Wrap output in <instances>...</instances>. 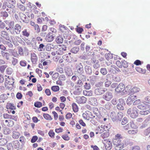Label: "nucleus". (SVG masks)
Instances as JSON below:
<instances>
[{
	"instance_id": "nucleus-56",
	"label": "nucleus",
	"mask_w": 150,
	"mask_h": 150,
	"mask_svg": "<svg viewBox=\"0 0 150 150\" xmlns=\"http://www.w3.org/2000/svg\"><path fill=\"white\" fill-rule=\"evenodd\" d=\"M6 71L8 74L11 75L12 73L13 70L12 68H8L7 69Z\"/></svg>"
},
{
	"instance_id": "nucleus-38",
	"label": "nucleus",
	"mask_w": 150,
	"mask_h": 150,
	"mask_svg": "<svg viewBox=\"0 0 150 150\" xmlns=\"http://www.w3.org/2000/svg\"><path fill=\"white\" fill-rule=\"evenodd\" d=\"M118 121H120L123 116V114L122 113L119 112H118L117 115Z\"/></svg>"
},
{
	"instance_id": "nucleus-59",
	"label": "nucleus",
	"mask_w": 150,
	"mask_h": 150,
	"mask_svg": "<svg viewBox=\"0 0 150 150\" xmlns=\"http://www.w3.org/2000/svg\"><path fill=\"white\" fill-rule=\"evenodd\" d=\"M7 7L11 9L14 8L15 7V6L11 2H9V4H7Z\"/></svg>"
},
{
	"instance_id": "nucleus-50",
	"label": "nucleus",
	"mask_w": 150,
	"mask_h": 150,
	"mask_svg": "<svg viewBox=\"0 0 150 150\" xmlns=\"http://www.w3.org/2000/svg\"><path fill=\"white\" fill-rule=\"evenodd\" d=\"M2 7L1 8L2 10H5L7 6V3L6 1H4L2 4Z\"/></svg>"
},
{
	"instance_id": "nucleus-34",
	"label": "nucleus",
	"mask_w": 150,
	"mask_h": 150,
	"mask_svg": "<svg viewBox=\"0 0 150 150\" xmlns=\"http://www.w3.org/2000/svg\"><path fill=\"white\" fill-rule=\"evenodd\" d=\"M83 86L85 89L86 90H89L91 88V85L89 83L86 82Z\"/></svg>"
},
{
	"instance_id": "nucleus-57",
	"label": "nucleus",
	"mask_w": 150,
	"mask_h": 150,
	"mask_svg": "<svg viewBox=\"0 0 150 150\" xmlns=\"http://www.w3.org/2000/svg\"><path fill=\"white\" fill-rule=\"evenodd\" d=\"M140 148L138 146H134L131 148V150H140Z\"/></svg>"
},
{
	"instance_id": "nucleus-6",
	"label": "nucleus",
	"mask_w": 150,
	"mask_h": 150,
	"mask_svg": "<svg viewBox=\"0 0 150 150\" xmlns=\"http://www.w3.org/2000/svg\"><path fill=\"white\" fill-rule=\"evenodd\" d=\"M125 89V86L122 83H120L116 87L115 90L117 93H119L123 92Z\"/></svg>"
},
{
	"instance_id": "nucleus-18",
	"label": "nucleus",
	"mask_w": 150,
	"mask_h": 150,
	"mask_svg": "<svg viewBox=\"0 0 150 150\" xmlns=\"http://www.w3.org/2000/svg\"><path fill=\"white\" fill-rule=\"evenodd\" d=\"M14 80V79H6L5 80V85H7L8 84H9V85H13L14 83V82L13 81Z\"/></svg>"
},
{
	"instance_id": "nucleus-64",
	"label": "nucleus",
	"mask_w": 150,
	"mask_h": 150,
	"mask_svg": "<svg viewBox=\"0 0 150 150\" xmlns=\"http://www.w3.org/2000/svg\"><path fill=\"white\" fill-rule=\"evenodd\" d=\"M150 133V127L146 129L144 131V134L145 135H148Z\"/></svg>"
},
{
	"instance_id": "nucleus-16",
	"label": "nucleus",
	"mask_w": 150,
	"mask_h": 150,
	"mask_svg": "<svg viewBox=\"0 0 150 150\" xmlns=\"http://www.w3.org/2000/svg\"><path fill=\"white\" fill-rule=\"evenodd\" d=\"M105 147L106 150H110L112 147V142L110 141H107L106 143H104Z\"/></svg>"
},
{
	"instance_id": "nucleus-39",
	"label": "nucleus",
	"mask_w": 150,
	"mask_h": 150,
	"mask_svg": "<svg viewBox=\"0 0 150 150\" xmlns=\"http://www.w3.org/2000/svg\"><path fill=\"white\" fill-rule=\"evenodd\" d=\"M93 111L95 115L97 116L99 114V111L97 108L96 107L93 108Z\"/></svg>"
},
{
	"instance_id": "nucleus-25",
	"label": "nucleus",
	"mask_w": 150,
	"mask_h": 150,
	"mask_svg": "<svg viewBox=\"0 0 150 150\" xmlns=\"http://www.w3.org/2000/svg\"><path fill=\"white\" fill-rule=\"evenodd\" d=\"M20 134L18 132L13 131L12 135V137L14 139H17L19 138Z\"/></svg>"
},
{
	"instance_id": "nucleus-47",
	"label": "nucleus",
	"mask_w": 150,
	"mask_h": 150,
	"mask_svg": "<svg viewBox=\"0 0 150 150\" xmlns=\"http://www.w3.org/2000/svg\"><path fill=\"white\" fill-rule=\"evenodd\" d=\"M146 106L144 104H140L137 106V108L141 110H144L146 109Z\"/></svg>"
},
{
	"instance_id": "nucleus-51",
	"label": "nucleus",
	"mask_w": 150,
	"mask_h": 150,
	"mask_svg": "<svg viewBox=\"0 0 150 150\" xmlns=\"http://www.w3.org/2000/svg\"><path fill=\"white\" fill-rule=\"evenodd\" d=\"M59 29L62 32H64L65 30V27L64 25H59Z\"/></svg>"
},
{
	"instance_id": "nucleus-36",
	"label": "nucleus",
	"mask_w": 150,
	"mask_h": 150,
	"mask_svg": "<svg viewBox=\"0 0 150 150\" xmlns=\"http://www.w3.org/2000/svg\"><path fill=\"white\" fill-rule=\"evenodd\" d=\"M52 90L54 92H57L59 91V87L57 86H53L51 88Z\"/></svg>"
},
{
	"instance_id": "nucleus-35",
	"label": "nucleus",
	"mask_w": 150,
	"mask_h": 150,
	"mask_svg": "<svg viewBox=\"0 0 150 150\" xmlns=\"http://www.w3.org/2000/svg\"><path fill=\"white\" fill-rule=\"evenodd\" d=\"M139 90V88L136 87H134L130 91L132 93H135L138 92Z\"/></svg>"
},
{
	"instance_id": "nucleus-55",
	"label": "nucleus",
	"mask_w": 150,
	"mask_h": 150,
	"mask_svg": "<svg viewBox=\"0 0 150 150\" xmlns=\"http://www.w3.org/2000/svg\"><path fill=\"white\" fill-rule=\"evenodd\" d=\"M112 103L114 105H116L118 102L117 99L116 98H114L111 101Z\"/></svg>"
},
{
	"instance_id": "nucleus-52",
	"label": "nucleus",
	"mask_w": 150,
	"mask_h": 150,
	"mask_svg": "<svg viewBox=\"0 0 150 150\" xmlns=\"http://www.w3.org/2000/svg\"><path fill=\"white\" fill-rule=\"evenodd\" d=\"M20 64L22 67H25L27 65V62L25 60H21L20 62Z\"/></svg>"
},
{
	"instance_id": "nucleus-23",
	"label": "nucleus",
	"mask_w": 150,
	"mask_h": 150,
	"mask_svg": "<svg viewBox=\"0 0 150 150\" xmlns=\"http://www.w3.org/2000/svg\"><path fill=\"white\" fill-rule=\"evenodd\" d=\"M7 141L5 139H0V146H4L7 143Z\"/></svg>"
},
{
	"instance_id": "nucleus-21",
	"label": "nucleus",
	"mask_w": 150,
	"mask_h": 150,
	"mask_svg": "<svg viewBox=\"0 0 150 150\" xmlns=\"http://www.w3.org/2000/svg\"><path fill=\"white\" fill-rule=\"evenodd\" d=\"M1 53L3 57H5L7 60L9 59L10 54L8 52L2 51Z\"/></svg>"
},
{
	"instance_id": "nucleus-2",
	"label": "nucleus",
	"mask_w": 150,
	"mask_h": 150,
	"mask_svg": "<svg viewBox=\"0 0 150 150\" xmlns=\"http://www.w3.org/2000/svg\"><path fill=\"white\" fill-rule=\"evenodd\" d=\"M76 68L77 69V72L79 74V76L82 79L86 78L85 75H83L84 73L83 66L81 63H79L76 64Z\"/></svg>"
},
{
	"instance_id": "nucleus-31",
	"label": "nucleus",
	"mask_w": 150,
	"mask_h": 150,
	"mask_svg": "<svg viewBox=\"0 0 150 150\" xmlns=\"http://www.w3.org/2000/svg\"><path fill=\"white\" fill-rule=\"evenodd\" d=\"M7 109H9L11 110H14L16 109V107L12 103H10L7 104L6 106Z\"/></svg>"
},
{
	"instance_id": "nucleus-3",
	"label": "nucleus",
	"mask_w": 150,
	"mask_h": 150,
	"mask_svg": "<svg viewBox=\"0 0 150 150\" xmlns=\"http://www.w3.org/2000/svg\"><path fill=\"white\" fill-rule=\"evenodd\" d=\"M106 91L102 96V98L107 101H109L113 98V95L112 92L110 91Z\"/></svg>"
},
{
	"instance_id": "nucleus-4",
	"label": "nucleus",
	"mask_w": 150,
	"mask_h": 150,
	"mask_svg": "<svg viewBox=\"0 0 150 150\" xmlns=\"http://www.w3.org/2000/svg\"><path fill=\"white\" fill-rule=\"evenodd\" d=\"M125 105L124 100L122 98H120L119 99V103L117 105V107L119 110H124Z\"/></svg>"
},
{
	"instance_id": "nucleus-43",
	"label": "nucleus",
	"mask_w": 150,
	"mask_h": 150,
	"mask_svg": "<svg viewBox=\"0 0 150 150\" xmlns=\"http://www.w3.org/2000/svg\"><path fill=\"white\" fill-rule=\"evenodd\" d=\"M4 133L5 134H8L11 133V130L9 128H5L4 129Z\"/></svg>"
},
{
	"instance_id": "nucleus-27",
	"label": "nucleus",
	"mask_w": 150,
	"mask_h": 150,
	"mask_svg": "<svg viewBox=\"0 0 150 150\" xmlns=\"http://www.w3.org/2000/svg\"><path fill=\"white\" fill-rule=\"evenodd\" d=\"M8 98L7 95L6 94H3L0 96V100H3V102H4V100H6Z\"/></svg>"
},
{
	"instance_id": "nucleus-46",
	"label": "nucleus",
	"mask_w": 150,
	"mask_h": 150,
	"mask_svg": "<svg viewBox=\"0 0 150 150\" xmlns=\"http://www.w3.org/2000/svg\"><path fill=\"white\" fill-rule=\"evenodd\" d=\"M122 66L124 68H127L128 66V63L125 60L122 61Z\"/></svg>"
},
{
	"instance_id": "nucleus-33",
	"label": "nucleus",
	"mask_w": 150,
	"mask_h": 150,
	"mask_svg": "<svg viewBox=\"0 0 150 150\" xmlns=\"http://www.w3.org/2000/svg\"><path fill=\"white\" fill-rule=\"evenodd\" d=\"M6 147L8 150H13V144L11 143H8L7 144Z\"/></svg>"
},
{
	"instance_id": "nucleus-63",
	"label": "nucleus",
	"mask_w": 150,
	"mask_h": 150,
	"mask_svg": "<svg viewBox=\"0 0 150 150\" xmlns=\"http://www.w3.org/2000/svg\"><path fill=\"white\" fill-rule=\"evenodd\" d=\"M12 64L13 65H15L18 62V60L16 58H15L14 57H13L12 60Z\"/></svg>"
},
{
	"instance_id": "nucleus-26",
	"label": "nucleus",
	"mask_w": 150,
	"mask_h": 150,
	"mask_svg": "<svg viewBox=\"0 0 150 150\" xmlns=\"http://www.w3.org/2000/svg\"><path fill=\"white\" fill-rule=\"evenodd\" d=\"M83 94L85 96H91L92 95V92L91 91H87L86 90L83 91Z\"/></svg>"
},
{
	"instance_id": "nucleus-32",
	"label": "nucleus",
	"mask_w": 150,
	"mask_h": 150,
	"mask_svg": "<svg viewBox=\"0 0 150 150\" xmlns=\"http://www.w3.org/2000/svg\"><path fill=\"white\" fill-rule=\"evenodd\" d=\"M10 52L11 55L14 57H17L18 56L16 51L15 50H11Z\"/></svg>"
},
{
	"instance_id": "nucleus-8",
	"label": "nucleus",
	"mask_w": 150,
	"mask_h": 150,
	"mask_svg": "<svg viewBox=\"0 0 150 150\" xmlns=\"http://www.w3.org/2000/svg\"><path fill=\"white\" fill-rule=\"evenodd\" d=\"M136 96L134 94H131L128 97L127 101V103L128 105H130L132 103L133 101L135 99Z\"/></svg>"
},
{
	"instance_id": "nucleus-60",
	"label": "nucleus",
	"mask_w": 150,
	"mask_h": 150,
	"mask_svg": "<svg viewBox=\"0 0 150 150\" xmlns=\"http://www.w3.org/2000/svg\"><path fill=\"white\" fill-rule=\"evenodd\" d=\"M20 141L22 143V144H24L25 143V139L23 136H21L19 138Z\"/></svg>"
},
{
	"instance_id": "nucleus-53",
	"label": "nucleus",
	"mask_w": 150,
	"mask_h": 150,
	"mask_svg": "<svg viewBox=\"0 0 150 150\" xmlns=\"http://www.w3.org/2000/svg\"><path fill=\"white\" fill-rule=\"evenodd\" d=\"M18 6L21 11H25V8L24 6L20 4H17Z\"/></svg>"
},
{
	"instance_id": "nucleus-37",
	"label": "nucleus",
	"mask_w": 150,
	"mask_h": 150,
	"mask_svg": "<svg viewBox=\"0 0 150 150\" xmlns=\"http://www.w3.org/2000/svg\"><path fill=\"white\" fill-rule=\"evenodd\" d=\"M100 72L103 75H105L107 73V71L105 68H102L100 69Z\"/></svg>"
},
{
	"instance_id": "nucleus-30",
	"label": "nucleus",
	"mask_w": 150,
	"mask_h": 150,
	"mask_svg": "<svg viewBox=\"0 0 150 150\" xmlns=\"http://www.w3.org/2000/svg\"><path fill=\"white\" fill-rule=\"evenodd\" d=\"M8 14L6 11H1L0 12V16L5 18H7L8 16Z\"/></svg>"
},
{
	"instance_id": "nucleus-24",
	"label": "nucleus",
	"mask_w": 150,
	"mask_h": 150,
	"mask_svg": "<svg viewBox=\"0 0 150 150\" xmlns=\"http://www.w3.org/2000/svg\"><path fill=\"white\" fill-rule=\"evenodd\" d=\"M13 146L15 149L18 148L20 146V143L18 140H16L13 142Z\"/></svg>"
},
{
	"instance_id": "nucleus-20",
	"label": "nucleus",
	"mask_w": 150,
	"mask_h": 150,
	"mask_svg": "<svg viewBox=\"0 0 150 150\" xmlns=\"http://www.w3.org/2000/svg\"><path fill=\"white\" fill-rule=\"evenodd\" d=\"M79 47L78 46L74 47L72 48L70 52L74 54H76L79 51Z\"/></svg>"
},
{
	"instance_id": "nucleus-62",
	"label": "nucleus",
	"mask_w": 150,
	"mask_h": 150,
	"mask_svg": "<svg viewBox=\"0 0 150 150\" xmlns=\"http://www.w3.org/2000/svg\"><path fill=\"white\" fill-rule=\"evenodd\" d=\"M113 79L116 82H119L120 80V77L118 76L113 77Z\"/></svg>"
},
{
	"instance_id": "nucleus-19",
	"label": "nucleus",
	"mask_w": 150,
	"mask_h": 150,
	"mask_svg": "<svg viewBox=\"0 0 150 150\" xmlns=\"http://www.w3.org/2000/svg\"><path fill=\"white\" fill-rule=\"evenodd\" d=\"M55 41L58 44L62 43L63 41V38L62 36L59 35L57 37Z\"/></svg>"
},
{
	"instance_id": "nucleus-40",
	"label": "nucleus",
	"mask_w": 150,
	"mask_h": 150,
	"mask_svg": "<svg viewBox=\"0 0 150 150\" xmlns=\"http://www.w3.org/2000/svg\"><path fill=\"white\" fill-rule=\"evenodd\" d=\"M43 116L44 118L46 120H52V118L51 116L47 114H44Z\"/></svg>"
},
{
	"instance_id": "nucleus-10",
	"label": "nucleus",
	"mask_w": 150,
	"mask_h": 150,
	"mask_svg": "<svg viewBox=\"0 0 150 150\" xmlns=\"http://www.w3.org/2000/svg\"><path fill=\"white\" fill-rule=\"evenodd\" d=\"M54 36L52 33L50 32L46 35L45 40L47 42H51L53 40Z\"/></svg>"
},
{
	"instance_id": "nucleus-13",
	"label": "nucleus",
	"mask_w": 150,
	"mask_h": 150,
	"mask_svg": "<svg viewBox=\"0 0 150 150\" xmlns=\"http://www.w3.org/2000/svg\"><path fill=\"white\" fill-rule=\"evenodd\" d=\"M38 58L36 54L35 53L31 54V60L32 63L35 64L38 61Z\"/></svg>"
},
{
	"instance_id": "nucleus-54",
	"label": "nucleus",
	"mask_w": 150,
	"mask_h": 150,
	"mask_svg": "<svg viewBox=\"0 0 150 150\" xmlns=\"http://www.w3.org/2000/svg\"><path fill=\"white\" fill-rule=\"evenodd\" d=\"M38 139V137L36 136H33L31 140V142L32 143L35 142Z\"/></svg>"
},
{
	"instance_id": "nucleus-5",
	"label": "nucleus",
	"mask_w": 150,
	"mask_h": 150,
	"mask_svg": "<svg viewBox=\"0 0 150 150\" xmlns=\"http://www.w3.org/2000/svg\"><path fill=\"white\" fill-rule=\"evenodd\" d=\"M122 137L121 135L119 134H117L115 138L113 140V143L114 145L116 146L118 145L119 144H121V142Z\"/></svg>"
},
{
	"instance_id": "nucleus-45",
	"label": "nucleus",
	"mask_w": 150,
	"mask_h": 150,
	"mask_svg": "<svg viewBox=\"0 0 150 150\" xmlns=\"http://www.w3.org/2000/svg\"><path fill=\"white\" fill-rule=\"evenodd\" d=\"M7 65H2L0 66V71L1 72H3L6 68L7 67Z\"/></svg>"
},
{
	"instance_id": "nucleus-49",
	"label": "nucleus",
	"mask_w": 150,
	"mask_h": 150,
	"mask_svg": "<svg viewBox=\"0 0 150 150\" xmlns=\"http://www.w3.org/2000/svg\"><path fill=\"white\" fill-rule=\"evenodd\" d=\"M122 148H123V145L121 144L117 145L115 147V149L116 150H120Z\"/></svg>"
},
{
	"instance_id": "nucleus-7",
	"label": "nucleus",
	"mask_w": 150,
	"mask_h": 150,
	"mask_svg": "<svg viewBox=\"0 0 150 150\" xmlns=\"http://www.w3.org/2000/svg\"><path fill=\"white\" fill-rule=\"evenodd\" d=\"M107 91L106 88L100 87L96 89L94 92L95 94L97 95H101Z\"/></svg>"
},
{
	"instance_id": "nucleus-1",
	"label": "nucleus",
	"mask_w": 150,
	"mask_h": 150,
	"mask_svg": "<svg viewBox=\"0 0 150 150\" xmlns=\"http://www.w3.org/2000/svg\"><path fill=\"white\" fill-rule=\"evenodd\" d=\"M137 108L133 107L129 108L127 110V113L130 115V117L132 118L137 117L138 115V113L137 111Z\"/></svg>"
},
{
	"instance_id": "nucleus-17",
	"label": "nucleus",
	"mask_w": 150,
	"mask_h": 150,
	"mask_svg": "<svg viewBox=\"0 0 150 150\" xmlns=\"http://www.w3.org/2000/svg\"><path fill=\"white\" fill-rule=\"evenodd\" d=\"M110 117L112 120L114 121H118L117 116H116L115 113L114 112H112L110 113Z\"/></svg>"
},
{
	"instance_id": "nucleus-9",
	"label": "nucleus",
	"mask_w": 150,
	"mask_h": 150,
	"mask_svg": "<svg viewBox=\"0 0 150 150\" xmlns=\"http://www.w3.org/2000/svg\"><path fill=\"white\" fill-rule=\"evenodd\" d=\"M76 100L77 103L79 104L84 103H86V98L84 96L78 97L76 98Z\"/></svg>"
},
{
	"instance_id": "nucleus-28",
	"label": "nucleus",
	"mask_w": 150,
	"mask_h": 150,
	"mask_svg": "<svg viewBox=\"0 0 150 150\" xmlns=\"http://www.w3.org/2000/svg\"><path fill=\"white\" fill-rule=\"evenodd\" d=\"M22 33L23 35L25 37H28L30 35L29 32L27 31L26 29H24L22 32Z\"/></svg>"
},
{
	"instance_id": "nucleus-11",
	"label": "nucleus",
	"mask_w": 150,
	"mask_h": 150,
	"mask_svg": "<svg viewBox=\"0 0 150 150\" xmlns=\"http://www.w3.org/2000/svg\"><path fill=\"white\" fill-rule=\"evenodd\" d=\"M84 69L86 74L88 75H91L92 73V68L90 66L86 65L84 66Z\"/></svg>"
},
{
	"instance_id": "nucleus-14",
	"label": "nucleus",
	"mask_w": 150,
	"mask_h": 150,
	"mask_svg": "<svg viewBox=\"0 0 150 150\" xmlns=\"http://www.w3.org/2000/svg\"><path fill=\"white\" fill-rule=\"evenodd\" d=\"M89 103L93 106L97 105L98 104V103L96 98L94 97L90 98Z\"/></svg>"
},
{
	"instance_id": "nucleus-61",
	"label": "nucleus",
	"mask_w": 150,
	"mask_h": 150,
	"mask_svg": "<svg viewBox=\"0 0 150 150\" xmlns=\"http://www.w3.org/2000/svg\"><path fill=\"white\" fill-rule=\"evenodd\" d=\"M116 65L119 67L120 68H122V62H121L119 60H117L116 62Z\"/></svg>"
},
{
	"instance_id": "nucleus-22",
	"label": "nucleus",
	"mask_w": 150,
	"mask_h": 150,
	"mask_svg": "<svg viewBox=\"0 0 150 150\" xmlns=\"http://www.w3.org/2000/svg\"><path fill=\"white\" fill-rule=\"evenodd\" d=\"M72 109L74 112H77L78 111V108L77 105L75 103L72 104Z\"/></svg>"
},
{
	"instance_id": "nucleus-15",
	"label": "nucleus",
	"mask_w": 150,
	"mask_h": 150,
	"mask_svg": "<svg viewBox=\"0 0 150 150\" xmlns=\"http://www.w3.org/2000/svg\"><path fill=\"white\" fill-rule=\"evenodd\" d=\"M21 26L18 24H16L14 26V30L15 32L17 34H19L21 31Z\"/></svg>"
},
{
	"instance_id": "nucleus-41",
	"label": "nucleus",
	"mask_w": 150,
	"mask_h": 150,
	"mask_svg": "<svg viewBox=\"0 0 150 150\" xmlns=\"http://www.w3.org/2000/svg\"><path fill=\"white\" fill-rule=\"evenodd\" d=\"M150 113V112L148 110H141L139 112L140 114L143 115H146L149 114Z\"/></svg>"
},
{
	"instance_id": "nucleus-12",
	"label": "nucleus",
	"mask_w": 150,
	"mask_h": 150,
	"mask_svg": "<svg viewBox=\"0 0 150 150\" xmlns=\"http://www.w3.org/2000/svg\"><path fill=\"white\" fill-rule=\"evenodd\" d=\"M1 35L6 40L11 42V40L10 39L8 33L4 31H2L1 32Z\"/></svg>"
},
{
	"instance_id": "nucleus-58",
	"label": "nucleus",
	"mask_w": 150,
	"mask_h": 150,
	"mask_svg": "<svg viewBox=\"0 0 150 150\" xmlns=\"http://www.w3.org/2000/svg\"><path fill=\"white\" fill-rule=\"evenodd\" d=\"M13 125H14L13 122L12 120L10 119H9V122H8V123L7 124V126L9 127H12Z\"/></svg>"
},
{
	"instance_id": "nucleus-42",
	"label": "nucleus",
	"mask_w": 150,
	"mask_h": 150,
	"mask_svg": "<svg viewBox=\"0 0 150 150\" xmlns=\"http://www.w3.org/2000/svg\"><path fill=\"white\" fill-rule=\"evenodd\" d=\"M34 106L37 108H40L42 106V103L40 102H35L34 104Z\"/></svg>"
},
{
	"instance_id": "nucleus-29",
	"label": "nucleus",
	"mask_w": 150,
	"mask_h": 150,
	"mask_svg": "<svg viewBox=\"0 0 150 150\" xmlns=\"http://www.w3.org/2000/svg\"><path fill=\"white\" fill-rule=\"evenodd\" d=\"M116 68V66L114 65H112L109 68L108 70L110 72L114 73L115 71V69Z\"/></svg>"
},
{
	"instance_id": "nucleus-44",
	"label": "nucleus",
	"mask_w": 150,
	"mask_h": 150,
	"mask_svg": "<svg viewBox=\"0 0 150 150\" xmlns=\"http://www.w3.org/2000/svg\"><path fill=\"white\" fill-rule=\"evenodd\" d=\"M8 25L9 27V28H14V22L13 21H11L9 22H8Z\"/></svg>"
},
{
	"instance_id": "nucleus-48",
	"label": "nucleus",
	"mask_w": 150,
	"mask_h": 150,
	"mask_svg": "<svg viewBox=\"0 0 150 150\" xmlns=\"http://www.w3.org/2000/svg\"><path fill=\"white\" fill-rule=\"evenodd\" d=\"M112 107V105L109 103H108L105 106V108L106 109L110 110Z\"/></svg>"
}]
</instances>
